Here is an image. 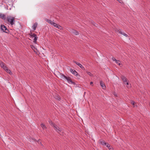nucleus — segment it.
<instances>
[{
	"mask_svg": "<svg viewBox=\"0 0 150 150\" xmlns=\"http://www.w3.org/2000/svg\"><path fill=\"white\" fill-rule=\"evenodd\" d=\"M121 78L125 84L126 83L127 85L129 84V83L127 82V79L125 77L122 75L121 76Z\"/></svg>",
	"mask_w": 150,
	"mask_h": 150,
	"instance_id": "423d86ee",
	"label": "nucleus"
},
{
	"mask_svg": "<svg viewBox=\"0 0 150 150\" xmlns=\"http://www.w3.org/2000/svg\"><path fill=\"white\" fill-rule=\"evenodd\" d=\"M120 3H121V0H117Z\"/></svg>",
	"mask_w": 150,
	"mask_h": 150,
	"instance_id": "c85d7f7f",
	"label": "nucleus"
},
{
	"mask_svg": "<svg viewBox=\"0 0 150 150\" xmlns=\"http://www.w3.org/2000/svg\"><path fill=\"white\" fill-rule=\"evenodd\" d=\"M114 95L115 96H117V95L115 94H114Z\"/></svg>",
	"mask_w": 150,
	"mask_h": 150,
	"instance_id": "2f4dec72",
	"label": "nucleus"
},
{
	"mask_svg": "<svg viewBox=\"0 0 150 150\" xmlns=\"http://www.w3.org/2000/svg\"><path fill=\"white\" fill-rule=\"evenodd\" d=\"M108 149L110 150H113V149L112 148V147H110L109 148H108Z\"/></svg>",
	"mask_w": 150,
	"mask_h": 150,
	"instance_id": "cd10ccee",
	"label": "nucleus"
},
{
	"mask_svg": "<svg viewBox=\"0 0 150 150\" xmlns=\"http://www.w3.org/2000/svg\"><path fill=\"white\" fill-rule=\"evenodd\" d=\"M57 24L53 22V23H52V25H53L55 27V26H56Z\"/></svg>",
	"mask_w": 150,
	"mask_h": 150,
	"instance_id": "a878e982",
	"label": "nucleus"
},
{
	"mask_svg": "<svg viewBox=\"0 0 150 150\" xmlns=\"http://www.w3.org/2000/svg\"><path fill=\"white\" fill-rule=\"evenodd\" d=\"M46 21L48 23H49L50 24L52 25V23L53 22L51 20H50L49 19H46Z\"/></svg>",
	"mask_w": 150,
	"mask_h": 150,
	"instance_id": "dca6fc26",
	"label": "nucleus"
},
{
	"mask_svg": "<svg viewBox=\"0 0 150 150\" xmlns=\"http://www.w3.org/2000/svg\"><path fill=\"white\" fill-rule=\"evenodd\" d=\"M0 18L4 20H5L6 19L5 15L1 13H0Z\"/></svg>",
	"mask_w": 150,
	"mask_h": 150,
	"instance_id": "9d476101",
	"label": "nucleus"
},
{
	"mask_svg": "<svg viewBox=\"0 0 150 150\" xmlns=\"http://www.w3.org/2000/svg\"><path fill=\"white\" fill-rule=\"evenodd\" d=\"M6 65L5 64L2 62H0V66L1 68H3Z\"/></svg>",
	"mask_w": 150,
	"mask_h": 150,
	"instance_id": "4468645a",
	"label": "nucleus"
},
{
	"mask_svg": "<svg viewBox=\"0 0 150 150\" xmlns=\"http://www.w3.org/2000/svg\"><path fill=\"white\" fill-rule=\"evenodd\" d=\"M119 33L122 35H123L126 37L127 36V34L122 32L121 31H119Z\"/></svg>",
	"mask_w": 150,
	"mask_h": 150,
	"instance_id": "a211bd4d",
	"label": "nucleus"
},
{
	"mask_svg": "<svg viewBox=\"0 0 150 150\" xmlns=\"http://www.w3.org/2000/svg\"><path fill=\"white\" fill-rule=\"evenodd\" d=\"M73 62L76 64L77 65L79 66L82 69L85 70V68L81 64L75 61H73Z\"/></svg>",
	"mask_w": 150,
	"mask_h": 150,
	"instance_id": "0eeeda50",
	"label": "nucleus"
},
{
	"mask_svg": "<svg viewBox=\"0 0 150 150\" xmlns=\"http://www.w3.org/2000/svg\"><path fill=\"white\" fill-rule=\"evenodd\" d=\"M38 23L37 22L35 23L32 26V28L34 30H35L36 28L37 27Z\"/></svg>",
	"mask_w": 150,
	"mask_h": 150,
	"instance_id": "9b49d317",
	"label": "nucleus"
},
{
	"mask_svg": "<svg viewBox=\"0 0 150 150\" xmlns=\"http://www.w3.org/2000/svg\"><path fill=\"white\" fill-rule=\"evenodd\" d=\"M93 25L95 26H96V25H97V24H96V23H95L93 24Z\"/></svg>",
	"mask_w": 150,
	"mask_h": 150,
	"instance_id": "c756f323",
	"label": "nucleus"
},
{
	"mask_svg": "<svg viewBox=\"0 0 150 150\" xmlns=\"http://www.w3.org/2000/svg\"><path fill=\"white\" fill-rule=\"evenodd\" d=\"M149 106H150V103H149Z\"/></svg>",
	"mask_w": 150,
	"mask_h": 150,
	"instance_id": "f704fd0d",
	"label": "nucleus"
},
{
	"mask_svg": "<svg viewBox=\"0 0 150 150\" xmlns=\"http://www.w3.org/2000/svg\"><path fill=\"white\" fill-rule=\"evenodd\" d=\"M93 84V82L92 81L90 82V85H91Z\"/></svg>",
	"mask_w": 150,
	"mask_h": 150,
	"instance_id": "7c9ffc66",
	"label": "nucleus"
},
{
	"mask_svg": "<svg viewBox=\"0 0 150 150\" xmlns=\"http://www.w3.org/2000/svg\"><path fill=\"white\" fill-rule=\"evenodd\" d=\"M29 35L30 36V38H34L33 39V42L34 43H36V41L38 39V37L37 36L36 34L33 33V34L32 33H31L30 34H29Z\"/></svg>",
	"mask_w": 150,
	"mask_h": 150,
	"instance_id": "20e7f679",
	"label": "nucleus"
},
{
	"mask_svg": "<svg viewBox=\"0 0 150 150\" xmlns=\"http://www.w3.org/2000/svg\"><path fill=\"white\" fill-rule=\"evenodd\" d=\"M6 71L8 73H9L11 75L12 74V73L11 71L8 68L7 69Z\"/></svg>",
	"mask_w": 150,
	"mask_h": 150,
	"instance_id": "f3484780",
	"label": "nucleus"
},
{
	"mask_svg": "<svg viewBox=\"0 0 150 150\" xmlns=\"http://www.w3.org/2000/svg\"><path fill=\"white\" fill-rule=\"evenodd\" d=\"M131 103L133 105V106L134 107V105L135 102L133 100H131Z\"/></svg>",
	"mask_w": 150,
	"mask_h": 150,
	"instance_id": "412c9836",
	"label": "nucleus"
},
{
	"mask_svg": "<svg viewBox=\"0 0 150 150\" xmlns=\"http://www.w3.org/2000/svg\"><path fill=\"white\" fill-rule=\"evenodd\" d=\"M34 141H36V140L35 139H34Z\"/></svg>",
	"mask_w": 150,
	"mask_h": 150,
	"instance_id": "473e14b6",
	"label": "nucleus"
},
{
	"mask_svg": "<svg viewBox=\"0 0 150 150\" xmlns=\"http://www.w3.org/2000/svg\"><path fill=\"white\" fill-rule=\"evenodd\" d=\"M108 148L110 147V146L109 144L107 143V144L105 145Z\"/></svg>",
	"mask_w": 150,
	"mask_h": 150,
	"instance_id": "b1692460",
	"label": "nucleus"
},
{
	"mask_svg": "<svg viewBox=\"0 0 150 150\" xmlns=\"http://www.w3.org/2000/svg\"><path fill=\"white\" fill-rule=\"evenodd\" d=\"M31 47L33 50H34L35 49H36V48L34 47V46L32 45L31 46Z\"/></svg>",
	"mask_w": 150,
	"mask_h": 150,
	"instance_id": "393cba45",
	"label": "nucleus"
},
{
	"mask_svg": "<svg viewBox=\"0 0 150 150\" xmlns=\"http://www.w3.org/2000/svg\"><path fill=\"white\" fill-rule=\"evenodd\" d=\"M3 69L5 70V71L8 69V68L6 67V65L3 68Z\"/></svg>",
	"mask_w": 150,
	"mask_h": 150,
	"instance_id": "4be33fe9",
	"label": "nucleus"
},
{
	"mask_svg": "<svg viewBox=\"0 0 150 150\" xmlns=\"http://www.w3.org/2000/svg\"><path fill=\"white\" fill-rule=\"evenodd\" d=\"M112 59L113 61H115L117 60L114 57H113L112 58Z\"/></svg>",
	"mask_w": 150,
	"mask_h": 150,
	"instance_id": "bb28decb",
	"label": "nucleus"
},
{
	"mask_svg": "<svg viewBox=\"0 0 150 150\" xmlns=\"http://www.w3.org/2000/svg\"><path fill=\"white\" fill-rule=\"evenodd\" d=\"M72 33L76 35H78L79 34V33L78 31L75 30H73L72 31Z\"/></svg>",
	"mask_w": 150,
	"mask_h": 150,
	"instance_id": "f8f14e48",
	"label": "nucleus"
},
{
	"mask_svg": "<svg viewBox=\"0 0 150 150\" xmlns=\"http://www.w3.org/2000/svg\"><path fill=\"white\" fill-rule=\"evenodd\" d=\"M86 73L89 75L90 76H93V74L90 72H86Z\"/></svg>",
	"mask_w": 150,
	"mask_h": 150,
	"instance_id": "5701e85b",
	"label": "nucleus"
},
{
	"mask_svg": "<svg viewBox=\"0 0 150 150\" xmlns=\"http://www.w3.org/2000/svg\"><path fill=\"white\" fill-rule=\"evenodd\" d=\"M6 20L8 22L10 23L11 25H14L15 24V18L14 17H12L11 16H8L7 18H6Z\"/></svg>",
	"mask_w": 150,
	"mask_h": 150,
	"instance_id": "7ed1b4c3",
	"label": "nucleus"
},
{
	"mask_svg": "<svg viewBox=\"0 0 150 150\" xmlns=\"http://www.w3.org/2000/svg\"><path fill=\"white\" fill-rule=\"evenodd\" d=\"M100 85L103 89H104L105 88V85L104 83L102 81H100Z\"/></svg>",
	"mask_w": 150,
	"mask_h": 150,
	"instance_id": "ddd939ff",
	"label": "nucleus"
},
{
	"mask_svg": "<svg viewBox=\"0 0 150 150\" xmlns=\"http://www.w3.org/2000/svg\"><path fill=\"white\" fill-rule=\"evenodd\" d=\"M1 30L3 32L6 33H8L9 31L5 25H1Z\"/></svg>",
	"mask_w": 150,
	"mask_h": 150,
	"instance_id": "39448f33",
	"label": "nucleus"
},
{
	"mask_svg": "<svg viewBox=\"0 0 150 150\" xmlns=\"http://www.w3.org/2000/svg\"><path fill=\"white\" fill-rule=\"evenodd\" d=\"M55 27H56L57 28L60 30H61L62 28V27L61 26H60V25H59L58 24H57L56 26H55Z\"/></svg>",
	"mask_w": 150,
	"mask_h": 150,
	"instance_id": "6ab92c4d",
	"label": "nucleus"
},
{
	"mask_svg": "<svg viewBox=\"0 0 150 150\" xmlns=\"http://www.w3.org/2000/svg\"><path fill=\"white\" fill-rule=\"evenodd\" d=\"M48 122L50 125L53 127L54 129L57 132H61L62 131V129L53 122L51 120H49Z\"/></svg>",
	"mask_w": 150,
	"mask_h": 150,
	"instance_id": "f03ea898",
	"label": "nucleus"
},
{
	"mask_svg": "<svg viewBox=\"0 0 150 150\" xmlns=\"http://www.w3.org/2000/svg\"><path fill=\"white\" fill-rule=\"evenodd\" d=\"M39 140H38V143H39Z\"/></svg>",
	"mask_w": 150,
	"mask_h": 150,
	"instance_id": "72a5a7b5",
	"label": "nucleus"
},
{
	"mask_svg": "<svg viewBox=\"0 0 150 150\" xmlns=\"http://www.w3.org/2000/svg\"><path fill=\"white\" fill-rule=\"evenodd\" d=\"M70 71L75 76H77L78 75V73L76 71L72 69H70Z\"/></svg>",
	"mask_w": 150,
	"mask_h": 150,
	"instance_id": "6e6552de",
	"label": "nucleus"
},
{
	"mask_svg": "<svg viewBox=\"0 0 150 150\" xmlns=\"http://www.w3.org/2000/svg\"><path fill=\"white\" fill-rule=\"evenodd\" d=\"M99 143L103 145H105L107 143L105 142L104 140L102 139L99 141Z\"/></svg>",
	"mask_w": 150,
	"mask_h": 150,
	"instance_id": "1a4fd4ad",
	"label": "nucleus"
},
{
	"mask_svg": "<svg viewBox=\"0 0 150 150\" xmlns=\"http://www.w3.org/2000/svg\"><path fill=\"white\" fill-rule=\"evenodd\" d=\"M59 76L62 79H66L67 81L69 83L72 84L74 85H76V83L72 81L70 77L69 76L67 77L64 75L63 74L61 73H60L59 74Z\"/></svg>",
	"mask_w": 150,
	"mask_h": 150,
	"instance_id": "f257e3e1",
	"label": "nucleus"
},
{
	"mask_svg": "<svg viewBox=\"0 0 150 150\" xmlns=\"http://www.w3.org/2000/svg\"><path fill=\"white\" fill-rule=\"evenodd\" d=\"M115 62L117 64H118L119 66H120L121 64L120 63V61L119 60H116Z\"/></svg>",
	"mask_w": 150,
	"mask_h": 150,
	"instance_id": "aec40b11",
	"label": "nucleus"
},
{
	"mask_svg": "<svg viewBox=\"0 0 150 150\" xmlns=\"http://www.w3.org/2000/svg\"><path fill=\"white\" fill-rule=\"evenodd\" d=\"M40 126L43 129H46L47 128L45 125L43 123H42L40 125Z\"/></svg>",
	"mask_w": 150,
	"mask_h": 150,
	"instance_id": "2eb2a0df",
	"label": "nucleus"
}]
</instances>
